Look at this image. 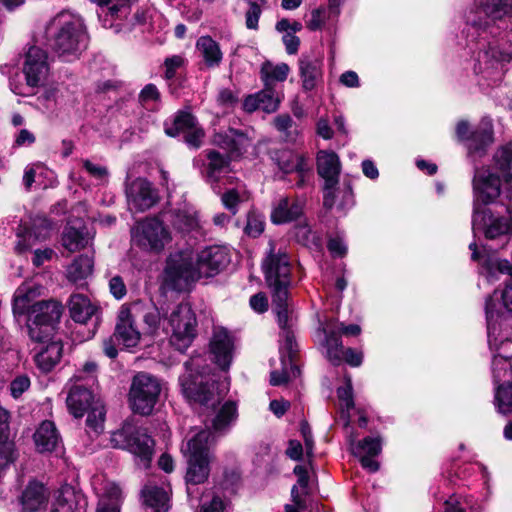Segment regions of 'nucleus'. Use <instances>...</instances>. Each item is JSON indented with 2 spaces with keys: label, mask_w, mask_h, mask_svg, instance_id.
Returning a JSON list of instances; mask_svg holds the SVG:
<instances>
[{
  "label": "nucleus",
  "mask_w": 512,
  "mask_h": 512,
  "mask_svg": "<svg viewBox=\"0 0 512 512\" xmlns=\"http://www.w3.org/2000/svg\"><path fill=\"white\" fill-rule=\"evenodd\" d=\"M53 23L58 26L52 43L54 51L66 61L78 58L88 45L83 20L76 15L60 13Z\"/></svg>",
  "instance_id": "nucleus-6"
},
{
  "label": "nucleus",
  "mask_w": 512,
  "mask_h": 512,
  "mask_svg": "<svg viewBox=\"0 0 512 512\" xmlns=\"http://www.w3.org/2000/svg\"><path fill=\"white\" fill-rule=\"evenodd\" d=\"M95 402H101L95 399L93 392L82 384H75L67 397V406L74 417H82Z\"/></svg>",
  "instance_id": "nucleus-24"
},
{
  "label": "nucleus",
  "mask_w": 512,
  "mask_h": 512,
  "mask_svg": "<svg viewBox=\"0 0 512 512\" xmlns=\"http://www.w3.org/2000/svg\"><path fill=\"white\" fill-rule=\"evenodd\" d=\"M62 313L63 306L56 300L50 299L35 302L26 321L30 339L37 343L48 341L52 337Z\"/></svg>",
  "instance_id": "nucleus-8"
},
{
  "label": "nucleus",
  "mask_w": 512,
  "mask_h": 512,
  "mask_svg": "<svg viewBox=\"0 0 512 512\" xmlns=\"http://www.w3.org/2000/svg\"><path fill=\"white\" fill-rule=\"evenodd\" d=\"M30 386L27 376H18L10 384L11 394L14 398L20 397Z\"/></svg>",
  "instance_id": "nucleus-59"
},
{
  "label": "nucleus",
  "mask_w": 512,
  "mask_h": 512,
  "mask_svg": "<svg viewBox=\"0 0 512 512\" xmlns=\"http://www.w3.org/2000/svg\"><path fill=\"white\" fill-rule=\"evenodd\" d=\"M120 497V488L112 484L107 490V495L99 500L96 512H119Z\"/></svg>",
  "instance_id": "nucleus-46"
},
{
  "label": "nucleus",
  "mask_w": 512,
  "mask_h": 512,
  "mask_svg": "<svg viewBox=\"0 0 512 512\" xmlns=\"http://www.w3.org/2000/svg\"><path fill=\"white\" fill-rule=\"evenodd\" d=\"M298 64L302 88L305 91L315 89L323 77L322 60L316 56L303 55Z\"/></svg>",
  "instance_id": "nucleus-23"
},
{
  "label": "nucleus",
  "mask_w": 512,
  "mask_h": 512,
  "mask_svg": "<svg viewBox=\"0 0 512 512\" xmlns=\"http://www.w3.org/2000/svg\"><path fill=\"white\" fill-rule=\"evenodd\" d=\"M83 166L86 171L97 180H103L108 176V170L104 166L92 163L89 160H84Z\"/></svg>",
  "instance_id": "nucleus-61"
},
{
  "label": "nucleus",
  "mask_w": 512,
  "mask_h": 512,
  "mask_svg": "<svg viewBox=\"0 0 512 512\" xmlns=\"http://www.w3.org/2000/svg\"><path fill=\"white\" fill-rule=\"evenodd\" d=\"M473 192L475 202L482 204L493 203L501 194V181L499 176L489 169H478L473 178Z\"/></svg>",
  "instance_id": "nucleus-17"
},
{
  "label": "nucleus",
  "mask_w": 512,
  "mask_h": 512,
  "mask_svg": "<svg viewBox=\"0 0 512 512\" xmlns=\"http://www.w3.org/2000/svg\"><path fill=\"white\" fill-rule=\"evenodd\" d=\"M42 346L34 356L37 367L47 373L50 372L62 358L63 345L59 340H51L40 343Z\"/></svg>",
  "instance_id": "nucleus-25"
},
{
  "label": "nucleus",
  "mask_w": 512,
  "mask_h": 512,
  "mask_svg": "<svg viewBox=\"0 0 512 512\" xmlns=\"http://www.w3.org/2000/svg\"><path fill=\"white\" fill-rule=\"evenodd\" d=\"M324 8L320 7L311 12V18L307 22V28L311 31L321 29L324 24Z\"/></svg>",
  "instance_id": "nucleus-63"
},
{
  "label": "nucleus",
  "mask_w": 512,
  "mask_h": 512,
  "mask_svg": "<svg viewBox=\"0 0 512 512\" xmlns=\"http://www.w3.org/2000/svg\"><path fill=\"white\" fill-rule=\"evenodd\" d=\"M481 274H483L489 282L498 279V274H506L510 277L506 283L505 289L501 293L503 307L512 312V265L507 260H501L493 257L484 259L482 263Z\"/></svg>",
  "instance_id": "nucleus-18"
},
{
  "label": "nucleus",
  "mask_w": 512,
  "mask_h": 512,
  "mask_svg": "<svg viewBox=\"0 0 512 512\" xmlns=\"http://www.w3.org/2000/svg\"><path fill=\"white\" fill-rule=\"evenodd\" d=\"M249 196V192L244 185H237L233 188H227L221 196V201L224 207L235 215L239 204L247 201Z\"/></svg>",
  "instance_id": "nucleus-39"
},
{
  "label": "nucleus",
  "mask_w": 512,
  "mask_h": 512,
  "mask_svg": "<svg viewBox=\"0 0 512 512\" xmlns=\"http://www.w3.org/2000/svg\"><path fill=\"white\" fill-rule=\"evenodd\" d=\"M146 512H167L169 509L168 492L157 485L147 484L142 490Z\"/></svg>",
  "instance_id": "nucleus-28"
},
{
  "label": "nucleus",
  "mask_w": 512,
  "mask_h": 512,
  "mask_svg": "<svg viewBox=\"0 0 512 512\" xmlns=\"http://www.w3.org/2000/svg\"><path fill=\"white\" fill-rule=\"evenodd\" d=\"M93 236L90 235L85 226H74L68 224L62 235V245L70 252L85 248Z\"/></svg>",
  "instance_id": "nucleus-33"
},
{
  "label": "nucleus",
  "mask_w": 512,
  "mask_h": 512,
  "mask_svg": "<svg viewBox=\"0 0 512 512\" xmlns=\"http://www.w3.org/2000/svg\"><path fill=\"white\" fill-rule=\"evenodd\" d=\"M203 137L204 131L199 125H196L184 133L186 143L193 148H199L201 146Z\"/></svg>",
  "instance_id": "nucleus-57"
},
{
  "label": "nucleus",
  "mask_w": 512,
  "mask_h": 512,
  "mask_svg": "<svg viewBox=\"0 0 512 512\" xmlns=\"http://www.w3.org/2000/svg\"><path fill=\"white\" fill-rule=\"evenodd\" d=\"M247 235L258 237L264 231V218L262 215L251 211L247 215V223L244 228Z\"/></svg>",
  "instance_id": "nucleus-52"
},
{
  "label": "nucleus",
  "mask_w": 512,
  "mask_h": 512,
  "mask_svg": "<svg viewBox=\"0 0 512 512\" xmlns=\"http://www.w3.org/2000/svg\"><path fill=\"white\" fill-rule=\"evenodd\" d=\"M237 417V409L233 402H226L212 420V428L217 433L225 432Z\"/></svg>",
  "instance_id": "nucleus-40"
},
{
  "label": "nucleus",
  "mask_w": 512,
  "mask_h": 512,
  "mask_svg": "<svg viewBox=\"0 0 512 512\" xmlns=\"http://www.w3.org/2000/svg\"><path fill=\"white\" fill-rule=\"evenodd\" d=\"M36 449L41 452H52L60 445L61 439L58 431L51 421H43L34 433Z\"/></svg>",
  "instance_id": "nucleus-27"
},
{
  "label": "nucleus",
  "mask_w": 512,
  "mask_h": 512,
  "mask_svg": "<svg viewBox=\"0 0 512 512\" xmlns=\"http://www.w3.org/2000/svg\"><path fill=\"white\" fill-rule=\"evenodd\" d=\"M270 159L277 165L278 169L285 174L292 172L298 173L300 180L298 185L304 182L305 173L309 170L306 158L290 149H271L269 151Z\"/></svg>",
  "instance_id": "nucleus-20"
},
{
  "label": "nucleus",
  "mask_w": 512,
  "mask_h": 512,
  "mask_svg": "<svg viewBox=\"0 0 512 512\" xmlns=\"http://www.w3.org/2000/svg\"><path fill=\"white\" fill-rule=\"evenodd\" d=\"M94 259L89 255H80L67 268V277L70 281L77 282L92 274Z\"/></svg>",
  "instance_id": "nucleus-37"
},
{
  "label": "nucleus",
  "mask_w": 512,
  "mask_h": 512,
  "mask_svg": "<svg viewBox=\"0 0 512 512\" xmlns=\"http://www.w3.org/2000/svg\"><path fill=\"white\" fill-rule=\"evenodd\" d=\"M275 128L282 133L288 142H295L300 134L299 126L293 121L289 114L277 115L273 120Z\"/></svg>",
  "instance_id": "nucleus-41"
},
{
  "label": "nucleus",
  "mask_w": 512,
  "mask_h": 512,
  "mask_svg": "<svg viewBox=\"0 0 512 512\" xmlns=\"http://www.w3.org/2000/svg\"><path fill=\"white\" fill-rule=\"evenodd\" d=\"M320 331L324 336L322 345L326 350L327 359L332 364L339 365L343 361L345 350L339 332L329 326L321 327Z\"/></svg>",
  "instance_id": "nucleus-32"
},
{
  "label": "nucleus",
  "mask_w": 512,
  "mask_h": 512,
  "mask_svg": "<svg viewBox=\"0 0 512 512\" xmlns=\"http://www.w3.org/2000/svg\"><path fill=\"white\" fill-rule=\"evenodd\" d=\"M507 42L510 43V47L507 51L497 50L496 48H490L492 57L497 61H511L512 60V31L506 35Z\"/></svg>",
  "instance_id": "nucleus-64"
},
{
  "label": "nucleus",
  "mask_w": 512,
  "mask_h": 512,
  "mask_svg": "<svg viewBox=\"0 0 512 512\" xmlns=\"http://www.w3.org/2000/svg\"><path fill=\"white\" fill-rule=\"evenodd\" d=\"M269 251L262 261V270L268 288L271 291L273 309L277 315L278 324L282 329L288 325L289 318V288L291 286V263L287 252L269 243Z\"/></svg>",
  "instance_id": "nucleus-3"
},
{
  "label": "nucleus",
  "mask_w": 512,
  "mask_h": 512,
  "mask_svg": "<svg viewBox=\"0 0 512 512\" xmlns=\"http://www.w3.org/2000/svg\"><path fill=\"white\" fill-rule=\"evenodd\" d=\"M494 165L507 183L512 185V142L501 146L494 154Z\"/></svg>",
  "instance_id": "nucleus-38"
},
{
  "label": "nucleus",
  "mask_w": 512,
  "mask_h": 512,
  "mask_svg": "<svg viewBox=\"0 0 512 512\" xmlns=\"http://www.w3.org/2000/svg\"><path fill=\"white\" fill-rule=\"evenodd\" d=\"M140 304L122 305L117 316V324L113 337L125 347H135L141 337V332L135 325V317L139 315Z\"/></svg>",
  "instance_id": "nucleus-15"
},
{
  "label": "nucleus",
  "mask_w": 512,
  "mask_h": 512,
  "mask_svg": "<svg viewBox=\"0 0 512 512\" xmlns=\"http://www.w3.org/2000/svg\"><path fill=\"white\" fill-rule=\"evenodd\" d=\"M495 400L501 413L512 409V383L499 385L496 389Z\"/></svg>",
  "instance_id": "nucleus-50"
},
{
  "label": "nucleus",
  "mask_w": 512,
  "mask_h": 512,
  "mask_svg": "<svg viewBox=\"0 0 512 512\" xmlns=\"http://www.w3.org/2000/svg\"><path fill=\"white\" fill-rule=\"evenodd\" d=\"M160 392L161 385L157 378L147 373L137 374L132 380L129 391V402L132 410L141 415L151 414Z\"/></svg>",
  "instance_id": "nucleus-12"
},
{
  "label": "nucleus",
  "mask_w": 512,
  "mask_h": 512,
  "mask_svg": "<svg viewBox=\"0 0 512 512\" xmlns=\"http://www.w3.org/2000/svg\"><path fill=\"white\" fill-rule=\"evenodd\" d=\"M230 263L229 250L214 245L201 250L196 257L191 251L171 254L166 262L163 283L172 290H183L200 277H213Z\"/></svg>",
  "instance_id": "nucleus-1"
},
{
  "label": "nucleus",
  "mask_w": 512,
  "mask_h": 512,
  "mask_svg": "<svg viewBox=\"0 0 512 512\" xmlns=\"http://www.w3.org/2000/svg\"><path fill=\"white\" fill-rule=\"evenodd\" d=\"M52 229V223L45 217H37L33 222V234L37 239H45Z\"/></svg>",
  "instance_id": "nucleus-56"
},
{
  "label": "nucleus",
  "mask_w": 512,
  "mask_h": 512,
  "mask_svg": "<svg viewBox=\"0 0 512 512\" xmlns=\"http://www.w3.org/2000/svg\"><path fill=\"white\" fill-rule=\"evenodd\" d=\"M509 371H512V358L508 359L500 355L493 358L492 372L495 383L500 382Z\"/></svg>",
  "instance_id": "nucleus-51"
},
{
  "label": "nucleus",
  "mask_w": 512,
  "mask_h": 512,
  "mask_svg": "<svg viewBox=\"0 0 512 512\" xmlns=\"http://www.w3.org/2000/svg\"><path fill=\"white\" fill-rule=\"evenodd\" d=\"M48 501V490L42 483L31 481L21 495V505L24 512H37L44 509Z\"/></svg>",
  "instance_id": "nucleus-26"
},
{
  "label": "nucleus",
  "mask_w": 512,
  "mask_h": 512,
  "mask_svg": "<svg viewBox=\"0 0 512 512\" xmlns=\"http://www.w3.org/2000/svg\"><path fill=\"white\" fill-rule=\"evenodd\" d=\"M139 314L142 316V320L145 325V333H155L160 325L161 317L160 312L154 306L143 308L140 305Z\"/></svg>",
  "instance_id": "nucleus-49"
},
{
  "label": "nucleus",
  "mask_w": 512,
  "mask_h": 512,
  "mask_svg": "<svg viewBox=\"0 0 512 512\" xmlns=\"http://www.w3.org/2000/svg\"><path fill=\"white\" fill-rule=\"evenodd\" d=\"M196 50L207 68L218 67L223 53L218 42L210 36H201L196 41Z\"/></svg>",
  "instance_id": "nucleus-30"
},
{
  "label": "nucleus",
  "mask_w": 512,
  "mask_h": 512,
  "mask_svg": "<svg viewBox=\"0 0 512 512\" xmlns=\"http://www.w3.org/2000/svg\"><path fill=\"white\" fill-rule=\"evenodd\" d=\"M339 400L341 402L342 408H345L349 411L354 407L353 395H352V385L350 380L347 385L344 387H340L337 391Z\"/></svg>",
  "instance_id": "nucleus-58"
},
{
  "label": "nucleus",
  "mask_w": 512,
  "mask_h": 512,
  "mask_svg": "<svg viewBox=\"0 0 512 512\" xmlns=\"http://www.w3.org/2000/svg\"><path fill=\"white\" fill-rule=\"evenodd\" d=\"M512 15V0H481L475 10L467 16V23L471 29L478 31L491 30L498 26L507 17Z\"/></svg>",
  "instance_id": "nucleus-10"
},
{
  "label": "nucleus",
  "mask_w": 512,
  "mask_h": 512,
  "mask_svg": "<svg viewBox=\"0 0 512 512\" xmlns=\"http://www.w3.org/2000/svg\"><path fill=\"white\" fill-rule=\"evenodd\" d=\"M318 175L324 180L323 205L331 209L337 205L339 210H345L354 203L350 185L340 190L339 177L342 169L339 156L331 150H320L316 156Z\"/></svg>",
  "instance_id": "nucleus-5"
},
{
  "label": "nucleus",
  "mask_w": 512,
  "mask_h": 512,
  "mask_svg": "<svg viewBox=\"0 0 512 512\" xmlns=\"http://www.w3.org/2000/svg\"><path fill=\"white\" fill-rule=\"evenodd\" d=\"M133 239L143 249L161 251L170 241V234L156 218L146 219L133 229Z\"/></svg>",
  "instance_id": "nucleus-14"
},
{
  "label": "nucleus",
  "mask_w": 512,
  "mask_h": 512,
  "mask_svg": "<svg viewBox=\"0 0 512 512\" xmlns=\"http://www.w3.org/2000/svg\"><path fill=\"white\" fill-rule=\"evenodd\" d=\"M303 207L300 202L287 197L280 198L271 212V220L275 224H283L296 220L301 216Z\"/></svg>",
  "instance_id": "nucleus-29"
},
{
  "label": "nucleus",
  "mask_w": 512,
  "mask_h": 512,
  "mask_svg": "<svg viewBox=\"0 0 512 512\" xmlns=\"http://www.w3.org/2000/svg\"><path fill=\"white\" fill-rule=\"evenodd\" d=\"M493 141V128L488 120H483L480 125L471 132L468 149L473 152L483 150Z\"/></svg>",
  "instance_id": "nucleus-36"
},
{
  "label": "nucleus",
  "mask_w": 512,
  "mask_h": 512,
  "mask_svg": "<svg viewBox=\"0 0 512 512\" xmlns=\"http://www.w3.org/2000/svg\"><path fill=\"white\" fill-rule=\"evenodd\" d=\"M288 361L291 362V357L289 356ZM292 364V363H290ZM290 373L296 377L299 375L300 371L299 368L295 365H291L290 372L284 368L282 371H272L270 375V383L273 386H278L285 384L290 379Z\"/></svg>",
  "instance_id": "nucleus-54"
},
{
  "label": "nucleus",
  "mask_w": 512,
  "mask_h": 512,
  "mask_svg": "<svg viewBox=\"0 0 512 512\" xmlns=\"http://www.w3.org/2000/svg\"><path fill=\"white\" fill-rule=\"evenodd\" d=\"M172 225L180 232H190L198 227V218L196 214L186 210H177L172 215Z\"/></svg>",
  "instance_id": "nucleus-45"
},
{
  "label": "nucleus",
  "mask_w": 512,
  "mask_h": 512,
  "mask_svg": "<svg viewBox=\"0 0 512 512\" xmlns=\"http://www.w3.org/2000/svg\"><path fill=\"white\" fill-rule=\"evenodd\" d=\"M200 357L185 363L186 371L180 376L182 393L190 402L199 403L207 408H215L228 391L225 382L216 385L214 375L200 371Z\"/></svg>",
  "instance_id": "nucleus-4"
},
{
  "label": "nucleus",
  "mask_w": 512,
  "mask_h": 512,
  "mask_svg": "<svg viewBox=\"0 0 512 512\" xmlns=\"http://www.w3.org/2000/svg\"><path fill=\"white\" fill-rule=\"evenodd\" d=\"M86 412H88L86 419L87 428L96 434L102 432L105 418V410L102 402H95Z\"/></svg>",
  "instance_id": "nucleus-47"
},
{
  "label": "nucleus",
  "mask_w": 512,
  "mask_h": 512,
  "mask_svg": "<svg viewBox=\"0 0 512 512\" xmlns=\"http://www.w3.org/2000/svg\"><path fill=\"white\" fill-rule=\"evenodd\" d=\"M172 334L170 343L178 351H185L196 336L197 320L189 303H180L168 318Z\"/></svg>",
  "instance_id": "nucleus-11"
},
{
  "label": "nucleus",
  "mask_w": 512,
  "mask_h": 512,
  "mask_svg": "<svg viewBox=\"0 0 512 512\" xmlns=\"http://www.w3.org/2000/svg\"><path fill=\"white\" fill-rule=\"evenodd\" d=\"M212 434L209 430L202 429L195 433L186 444L182 446V452L187 457L186 483L187 493L192 495L191 485L205 482L209 476V462L211 460L209 444Z\"/></svg>",
  "instance_id": "nucleus-7"
},
{
  "label": "nucleus",
  "mask_w": 512,
  "mask_h": 512,
  "mask_svg": "<svg viewBox=\"0 0 512 512\" xmlns=\"http://www.w3.org/2000/svg\"><path fill=\"white\" fill-rule=\"evenodd\" d=\"M126 197L129 210L135 212H144L158 201L156 190L144 178H136L127 184Z\"/></svg>",
  "instance_id": "nucleus-16"
},
{
  "label": "nucleus",
  "mask_w": 512,
  "mask_h": 512,
  "mask_svg": "<svg viewBox=\"0 0 512 512\" xmlns=\"http://www.w3.org/2000/svg\"><path fill=\"white\" fill-rule=\"evenodd\" d=\"M198 125L195 117L188 112H179L173 121L171 127L166 126L165 132L167 135L175 137L179 133H186L187 130Z\"/></svg>",
  "instance_id": "nucleus-44"
},
{
  "label": "nucleus",
  "mask_w": 512,
  "mask_h": 512,
  "mask_svg": "<svg viewBox=\"0 0 512 512\" xmlns=\"http://www.w3.org/2000/svg\"><path fill=\"white\" fill-rule=\"evenodd\" d=\"M23 74L25 83L13 78L10 80V88L14 94L27 97L35 93V89L45 82L48 75L47 55L44 50L35 46L29 48Z\"/></svg>",
  "instance_id": "nucleus-9"
},
{
  "label": "nucleus",
  "mask_w": 512,
  "mask_h": 512,
  "mask_svg": "<svg viewBox=\"0 0 512 512\" xmlns=\"http://www.w3.org/2000/svg\"><path fill=\"white\" fill-rule=\"evenodd\" d=\"M290 68L286 63L274 65L267 61L264 62L260 70V78L265 87L275 88L276 82H283L289 74Z\"/></svg>",
  "instance_id": "nucleus-35"
},
{
  "label": "nucleus",
  "mask_w": 512,
  "mask_h": 512,
  "mask_svg": "<svg viewBox=\"0 0 512 512\" xmlns=\"http://www.w3.org/2000/svg\"><path fill=\"white\" fill-rule=\"evenodd\" d=\"M43 286L34 281H24L14 292L12 299V312L14 318L28 317L32 306L38 297L42 295Z\"/></svg>",
  "instance_id": "nucleus-19"
},
{
  "label": "nucleus",
  "mask_w": 512,
  "mask_h": 512,
  "mask_svg": "<svg viewBox=\"0 0 512 512\" xmlns=\"http://www.w3.org/2000/svg\"><path fill=\"white\" fill-rule=\"evenodd\" d=\"M257 96L261 110L266 113L275 112L282 100L281 92L269 86H264L261 91L257 92Z\"/></svg>",
  "instance_id": "nucleus-43"
},
{
  "label": "nucleus",
  "mask_w": 512,
  "mask_h": 512,
  "mask_svg": "<svg viewBox=\"0 0 512 512\" xmlns=\"http://www.w3.org/2000/svg\"><path fill=\"white\" fill-rule=\"evenodd\" d=\"M83 497L71 486L62 487L52 503L51 512H80Z\"/></svg>",
  "instance_id": "nucleus-31"
},
{
  "label": "nucleus",
  "mask_w": 512,
  "mask_h": 512,
  "mask_svg": "<svg viewBox=\"0 0 512 512\" xmlns=\"http://www.w3.org/2000/svg\"><path fill=\"white\" fill-rule=\"evenodd\" d=\"M109 290L116 299H122L126 293V285L120 276H114L109 281Z\"/></svg>",
  "instance_id": "nucleus-60"
},
{
  "label": "nucleus",
  "mask_w": 512,
  "mask_h": 512,
  "mask_svg": "<svg viewBox=\"0 0 512 512\" xmlns=\"http://www.w3.org/2000/svg\"><path fill=\"white\" fill-rule=\"evenodd\" d=\"M485 311H486V319H487V329L490 334L491 330H495V324L499 318L502 317L503 313L501 309L496 308V303L492 296L486 299L485 303Z\"/></svg>",
  "instance_id": "nucleus-53"
},
{
  "label": "nucleus",
  "mask_w": 512,
  "mask_h": 512,
  "mask_svg": "<svg viewBox=\"0 0 512 512\" xmlns=\"http://www.w3.org/2000/svg\"><path fill=\"white\" fill-rule=\"evenodd\" d=\"M68 307L71 318L81 324L87 323L97 312L96 306L82 294L72 295Z\"/></svg>",
  "instance_id": "nucleus-34"
},
{
  "label": "nucleus",
  "mask_w": 512,
  "mask_h": 512,
  "mask_svg": "<svg viewBox=\"0 0 512 512\" xmlns=\"http://www.w3.org/2000/svg\"><path fill=\"white\" fill-rule=\"evenodd\" d=\"M506 210L509 214L508 217L494 216L486 211L482 213L481 217L484 225V233L487 238L495 239L501 235L512 233V194L509 196Z\"/></svg>",
  "instance_id": "nucleus-22"
},
{
  "label": "nucleus",
  "mask_w": 512,
  "mask_h": 512,
  "mask_svg": "<svg viewBox=\"0 0 512 512\" xmlns=\"http://www.w3.org/2000/svg\"><path fill=\"white\" fill-rule=\"evenodd\" d=\"M262 9L256 1H249V8L245 14L246 27L248 29L256 30L258 28V21L261 16Z\"/></svg>",
  "instance_id": "nucleus-55"
},
{
  "label": "nucleus",
  "mask_w": 512,
  "mask_h": 512,
  "mask_svg": "<svg viewBox=\"0 0 512 512\" xmlns=\"http://www.w3.org/2000/svg\"><path fill=\"white\" fill-rule=\"evenodd\" d=\"M234 344L229 333L224 329L214 331L210 341V353L215 363L227 370L233 359Z\"/></svg>",
  "instance_id": "nucleus-21"
},
{
  "label": "nucleus",
  "mask_w": 512,
  "mask_h": 512,
  "mask_svg": "<svg viewBox=\"0 0 512 512\" xmlns=\"http://www.w3.org/2000/svg\"><path fill=\"white\" fill-rule=\"evenodd\" d=\"M114 447L128 450L141 458L144 467H148L153 454V439L144 430L131 424H125L111 436Z\"/></svg>",
  "instance_id": "nucleus-13"
},
{
  "label": "nucleus",
  "mask_w": 512,
  "mask_h": 512,
  "mask_svg": "<svg viewBox=\"0 0 512 512\" xmlns=\"http://www.w3.org/2000/svg\"><path fill=\"white\" fill-rule=\"evenodd\" d=\"M55 93L54 91H46L44 94L37 98V107L43 111H50L55 107Z\"/></svg>",
  "instance_id": "nucleus-62"
},
{
  "label": "nucleus",
  "mask_w": 512,
  "mask_h": 512,
  "mask_svg": "<svg viewBox=\"0 0 512 512\" xmlns=\"http://www.w3.org/2000/svg\"><path fill=\"white\" fill-rule=\"evenodd\" d=\"M98 366L93 361H87L83 367L75 373L73 380L75 384L93 386L96 382Z\"/></svg>",
  "instance_id": "nucleus-48"
},
{
  "label": "nucleus",
  "mask_w": 512,
  "mask_h": 512,
  "mask_svg": "<svg viewBox=\"0 0 512 512\" xmlns=\"http://www.w3.org/2000/svg\"><path fill=\"white\" fill-rule=\"evenodd\" d=\"M214 143L229 153L225 157L216 150L204 151L208 161L205 171L202 172L205 181L211 186L217 194L221 193V181L223 184H232L234 177L226 175L229 173L230 161L240 157L251 145V139L248 135L237 129L229 128L225 132H219L214 135Z\"/></svg>",
  "instance_id": "nucleus-2"
},
{
  "label": "nucleus",
  "mask_w": 512,
  "mask_h": 512,
  "mask_svg": "<svg viewBox=\"0 0 512 512\" xmlns=\"http://www.w3.org/2000/svg\"><path fill=\"white\" fill-rule=\"evenodd\" d=\"M351 451L354 455L377 456L382 450L381 439L379 437H366L357 443L350 439Z\"/></svg>",
  "instance_id": "nucleus-42"
}]
</instances>
